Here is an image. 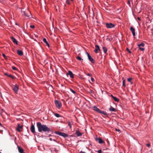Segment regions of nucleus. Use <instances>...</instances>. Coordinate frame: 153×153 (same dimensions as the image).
<instances>
[{
  "instance_id": "obj_38",
  "label": "nucleus",
  "mask_w": 153,
  "mask_h": 153,
  "mask_svg": "<svg viewBox=\"0 0 153 153\" xmlns=\"http://www.w3.org/2000/svg\"><path fill=\"white\" fill-rule=\"evenodd\" d=\"M30 27L31 28H34L35 27V26L34 25H30Z\"/></svg>"
},
{
  "instance_id": "obj_50",
  "label": "nucleus",
  "mask_w": 153,
  "mask_h": 153,
  "mask_svg": "<svg viewBox=\"0 0 153 153\" xmlns=\"http://www.w3.org/2000/svg\"><path fill=\"white\" fill-rule=\"evenodd\" d=\"M152 59H153V57H152Z\"/></svg>"
},
{
  "instance_id": "obj_8",
  "label": "nucleus",
  "mask_w": 153,
  "mask_h": 153,
  "mask_svg": "<svg viewBox=\"0 0 153 153\" xmlns=\"http://www.w3.org/2000/svg\"><path fill=\"white\" fill-rule=\"evenodd\" d=\"M30 130H31V132L32 133H33L34 135L36 134V132H35V127L32 123L31 125V126Z\"/></svg>"
},
{
  "instance_id": "obj_33",
  "label": "nucleus",
  "mask_w": 153,
  "mask_h": 153,
  "mask_svg": "<svg viewBox=\"0 0 153 153\" xmlns=\"http://www.w3.org/2000/svg\"><path fill=\"white\" fill-rule=\"evenodd\" d=\"M66 3L68 4H70V3L69 2V0H66Z\"/></svg>"
},
{
  "instance_id": "obj_48",
  "label": "nucleus",
  "mask_w": 153,
  "mask_h": 153,
  "mask_svg": "<svg viewBox=\"0 0 153 153\" xmlns=\"http://www.w3.org/2000/svg\"><path fill=\"white\" fill-rule=\"evenodd\" d=\"M111 96L112 97V98H113V97H114V96H113V95H112V94H111Z\"/></svg>"
},
{
  "instance_id": "obj_2",
  "label": "nucleus",
  "mask_w": 153,
  "mask_h": 153,
  "mask_svg": "<svg viewBox=\"0 0 153 153\" xmlns=\"http://www.w3.org/2000/svg\"><path fill=\"white\" fill-rule=\"evenodd\" d=\"M21 12L22 13V15L25 16L29 18H30L31 13L28 10H24V9H22L21 10Z\"/></svg>"
},
{
  "instance_id": "obj_34",
  "label": "nucleus",
  "mask_w": 153,
  "mask_h": 153,
  "mask_svg": "<svg viewBox=\"0 0 153 153\" xmlns=\"http://www.w3.org/2000/svg\"><path fill=\"white\" fill-rule=\"evenodd\" d=\"M123 86H124V80L123 79Z\"/></svg>"
},
{
  "instance_id": "obj_20",
  "label": "nucleus",
  "mask_w": 153,
  "mask_h": 153,
  "mask_svg": "<svg viewBox=\"0 0 153 153\" xmlns=\"http://www.w3.org/2000/svg\"><path fill=\"white\" fill-rule=\"evenodd\" d=\"M113 98L114 99V101L115 102H118L119 101V100L115 97H114Z\"/></svg>"
},
{
  "instance_id": "obj_19",
  "label": "nucleus",
  "mask_w": 153,
  "mask_h": 153,
  "mask_svg": "<svg viewBox=\"0 0 153 153\" xmlns=\"http://www.w3.org/2000/svg\"><path fill=\"white\" fill-rule=\"evenodd\" d=\"M76 133L77 134V136H80L82 135V133L78 131H76Z\"/></svg>"
},
{
  "instance_id": "obj_45",
  "label": "nucleus",
  "mask_w": 153,
  "mask_h": 153,
  "mask_svg": "<svg viewBox=\"0 0 153 153\" xmlns=\"http://www.w3.org/2000/svg\"><path fill=\"white\" fill-rule=\"evenodd\" d=\"M5 75L7 76H8V75H9L8 74H7V73H5Z\"/></svg>"
},
{
  "instance_id": "obj_6",
  "label": "nucleus",
  "mask_w": 153,
  "mask_h": 153,
  "mask_svg": "<svg viewBox=\"0 0 153 153\" xmlns=\"http://www.w3.org/2000/svg\"><path fill=\"white\" fill-rule=\"evenodd\" d=\"M87 55L88 59L92 63H95V61L94 59L90 56L89 54L87 52H86Z\"/></svg>"
},
{
  "instance_id": "obj_23",
  "label": "nucleus",
  "mask_w": 153,
  "mask_h": 153,
  "mask_svg": "<svg viewBox=\"0 0 153 153\" xmlns=\"http://www.w3.org/2000/svg\"><path fill=\"white\" fill-rule=\"evenodd\" d=\"M8 76L11 78L12 79H15V77L14 76H12L10 74H9L8 75Z\"/></svg>"
},
{
  "instance_id": "obj_15",
  "label": "nucleus",
  "mask_w": 153,
  "mask_h": 153,
  "mask_svg": "<svg viewBox=\"0 0 153 153\" xmlns=\"http://www.w3.org/2000/svg\"><path fill=\"white\" fill-rule=\"evenodd\" d=\"M93 108L94 110L96 111L97 112L99 113L100 110L97 108L96 106H94Z\"/></svg>"
},
{
  "instance_id": "obj_37",
  "label": "nucleus",
  "mask_w": 153,
  "mask_h": 153,
  "mask_svg": "<svg viewBox=\"0 0 153 153\" xmlns=\"http://www.w3.org/2000/svg\"><path fill=\"white\" fill-rule=\"evenodd\" d=\"M49 140H51V141L53 140V141H56V140H55V139H52L51 138H50Z\"/></svg>"
},
{
  "instance_id": "obj_41",
  "label": "nucleus",
  "mask_w": 153,
  "mask_h": 153,
  "mask_svg": "<svg viewBox=\"0 0 153 153\" xmlns=\"http://www.w3.org/2000/svg\"><path fill=\"white\" fill-rule=\"evenodd\" d=\"M146 146H148V147H149L150 146V144L148 143V144H147Z\"/></svg>"
},
{
  "instance_id": "obj_4",
  "label": "nucleus",
  "mask_w": 153,
  "mask_h": 153,
  "mask_svg": "<svg viewBox=\"0 0 153 153\" xmlns=\"http://www.w3.org/2000/svg\"><path fill=\"white\" fill-rule=\"evenodd\" d=\"M55 104L56 106L58 108H60L62 106L61 102L60 101L57 100L55 101Z\"/></svg>"
},
{
  "instance_id": "obj_32",
  "label": "nucleus",
  "mask_w": 153,
  "mask_h": 153,
  "mask_svg": "<svg viewBox=\"0 0 153 153\" xmlns=\"http://www.w3.org/2000/svg\"><path fill=\"white\" fill-rule=\"evenodd\" d=\"M126 50L129 52V53H131V51L128 48H127Z\"/></svg>"
},
{
  "instance_id": "obj_14",
  "label": "nucleus",
  "mask_w": 153,
  "mask_h": 153,
  "mask_svg": "<svg viewBox=\"0 0 153 153\" xmlns=\"http://www.w3.org/2000/svg\"><path fill=\"white\" fill-rule=\"evenodd\" d=\"M68 74L69 75L71 78H74V75L71 71H69Z\"/></svg>"
},
{
  "instance_id": "obj_35",
  "label": "nucleus",
  "mask_w": 153,
  "mask_h": 153,
  "mask_svg": "<svg viewBox=\"0 0 153 153\" xmlns=\"http://www.w3.org/2000/svg\"><path fill=\"white\" fill-rule=\"evenodd\" d=\"M68 126H70V128H71V123L70 122H69L68 123Z\"/></svg>"
},
{
  "instance_id": "obj_5",
  "label": "nucleus",
  "mask_w": 153,
  "mask_h": 153,
  "mask_svg": "<svg viewBox=\"0 0 153 153\" xmlns=\"http://www.w3.org/2000/svg\"><path fill=\"white\" fill-rule=\"evenodd\" d=\"M19 86L17 84H16L15 86L12 87V89L15 93H17L19 89Z\"/></svg>"
},
{
  "instance_id": "obj_31",
  "label": "nucleus",
  "mask_w": 153,
  "mask_h": 153,
  "mask_svg": "<svg viewBox=\"0 0 153 153\" xmlns=\"http://www.w3.org/2000/svg\"><path fill=\"white\" fill-rule=\"evenodd\" d=\"M2 56L5 59H7V56H6L5 55V54H4L3 53Z\"/></svg>"
},
{
  "instance_id": "obj_9",
  "label": "nucleus",
  "mask_w": 153,
  "mask_h": 153,
  "mask_svg": "<svg viewBox=\"0 0 153 153\" xmlns=\"http://www.w3.org/2000/svg\"><path fill=\"white\" fill-rule=\"evenodd\" d=\"M106 27L108 28H111L114 27L115 25L112 23H106Z\"/></svg>"
},
{
  "instance_id": "obj_25",
  "label": "nucleus",
  "mask_w": 153,
  "mask_h": 153,
  "mask_svg": "<svg viewBox=\"0 0 153 153\" xmlns=\"http://www.w3.org/2000/svg\"><path fill=\"white\" fill-rule=\"evenodd\" d=\"M54 115L56 117H60V115L58 113H55Z\"/></svg>"
},
{
  "instance_id": "obj_10",
  "label": "nucleus",
  "mask_w": 153,
  "mask_h": 153,
  "mask_svg": "<svg viewBox=\"0 0 153 153\" xmlns=\"http://www.w3.org/2000/svg\"><path fill=\"white\" fill-rule=\"evenodd\" d=\"M95 140L96 141L98 140V142L99 143L102 144L104 143V141L102 140L101 138H95Z\"/></svg>"
},
{
  "instance_id": "obj_16",
  "label": "nucleus",
  "mask_w": 153,
  "mask_h": 153,
  "mask_svg": "<svg viewBox=\"0 0 153 153\" xmlns=\"http://www.w3.org/2000/svg\"><path fill=\"white\" fill-rule=\"evenodd\" d=\"M17 53L20 56H22L23 55V52L19 50H17Z\"/></svg>"
},
{
  "instance_id": "obj_28",
  "label": "nucleus",
  "mask_w": 153,
  "mask_h": 153,
  "mask_svg": "<svg viewBox=\"0 0 153 153\" xmlns=\"http://www.w3.org/2000/svg\"><path fill=\"white\" fill-rule=\"evenodd\" d=\"M12 69L13 70H17V68H16V67L14 66H12Z\"/></svg>"
},
{
  "instance_id": "obj_21",
  "label": "nucleus",
  "mask_w": 153,
  "mask_h": 153,
  "mask_svg": "<svg viewBox=\"0 0 153 153\" xmlns=\"http://www.w3.org/2000/svg\"><path fill=\"white\" fill-rule=\"evenodd\" d=\"M103 52L105 53H106L107 52V49L105 47H103Z\"/></svg>"
},
{
  "instance_id": "obj_40",
  "label": "nucleus",
  "mask_w": 153,
  "mask_h": 153,
  "mask_svg": "<svg viewBox=\"0 0 153 153\" xmlns=\"http://www.w3.org/2000/svg\"><path fill=\"white\" fill-rule=\"evenodd\" d=\"M91 80L92 81V82H93L94 80V79L93 78L91 77Z\"/></svg>"
},
{
  "instance_id": "obj_42",
  "label": "nucleus",
  "mask_w": 153,
  "mask_h": 153,
  "mask_svg": "<svg viewBox=\"0 0 153 153\" xmlns=\"http://www.w3.org/2000/svg\"><path fill=\"white\" fill-rule=\"evenodd\" d=\"M128 4L129 5H130V1L129 0L128 1Z\"/></svg>"
},
{
  "instance_id": "obj_17",
  "label": "nucleus",
  "mask_w": 153,
  "mask_h": 153,
  "mask_svg": "<svg viewBox=\"0 0 153 153\" xmlns=\"http://www.w3.org/2000/svg\"><path fill=\"white\" fill-rule=\"evenodd\" d=\"M43 41L44 43H45L46 44V45L48 46V47H50V45L48 43V42H47V41L46 39L45 38H43Z\"/></svg>"
},
{
  "instance_id": "obj_27",
  "label": "nucleus",
  "mask_w": 153,
  "mask_h": 153,
  "mask_svg": "<svg viewBox=\"0 0 153 153\" xmlns=\"http://www.w3.org/2000/svg\"><path fill=\"white\" fill-rule=\"evenodd\" d=\"M132 79L131 78H129L127 79L128 81V82H131V80Z\"/></svg>"
},
{
  "instance_id": "obj_46",
  "label": "nucleus",
  "mask_w": 153,
  "mask_h": 153,
  "mask_svg": "<svg viewBox=\"0 0 153 153\" xmlns=\"http://www.w3.org/2000/svg\"><path fill=\"white\" fill-rule=\"evenodd\" d=\"M87 75L88 76H91V74H88Z\"/></svg>"
},
{
  "instance_id": "obj_26",
  "label": "nucleus",
  "mask_w": 153,
  "mask_h": 153,
  "mask_svg": "<svg viewBox=\"0 0 153 153\" xmlns=\"http://www.w3.org/2000/svg\"><path fill=\"white\" fill-rule=\"evenodd\" d=\"M144 44L143 43H141V44L138 45V47H140L141 46H144Z\"/></svg>"
},
{
  "instance_id": "obj_13",
  "label": "nucleus",
  "mask_w": 153,
  "mask_h": 153,
  "mask_svg": "<svg viewBox=\"0 0 153 153\" xmlns=\"http://www.w3.org/2000/svg\"><path fill=\"white\" fill-rule=\"evenodd\" d=\"M11 39L14 43H16V45L18 44L17 41L14 37H11Z\"/></svg>"
},
{
  "instance_id": "obj_51",
  "label": "nucleus",
  "mask_w": 153,
  "mask_h": 153,
  "mask_svg": "<svg viewBox=\"0 0 153 153\" xmlns=\"http://www.w3.org/2000/svg\"><path fill=\"white\" fill-rule=\"evenodd\" d=\"M71 0L72 1H73V0Z\"/></svg>"
},
{
  "instance_id": "obj_22",
  "label": "nucleus",
  "mask_w": 153,
  "mask_h": 153,
  "mask_svg": "<svg viewBox=\"0 0 153 153\" xmlns=\"http://www.w3.org/2000/svg\"><path fill=\"white\" fill-rule=\"evenodd\" d=\"M99 113L103 114L105 115H106L107 114L106 113H105L104 111H101L100 110V111H99Z\"/></svg>"
},
{
  "instance_id": "obj_1",
  "label": "nucleus",
  "mask_w": 153,
  "mask_h": 153,
  "mask_svg": "<svg viewBox=\"0 0 153 153\" xmlns=\"http://www.w3.org/2000/svg\"><path fill=\"white\" fill-rule=\"evenodd\" d=\"M37 126L39 132H42V131L49 132L51 131L50 129L46 125H42L39 122L37 123Z\"/></svg>"
},
{
  "instance_id": "obj_7",
  "label": "nucleus",
  "mask_w": 153,
  "mask_h": 153,
  "mask_svg": "<svg viewBox=\"0 0 153 153\" xmlns=\"http://www.w3.org/2000/svg\"><path fill=\"white\" fill-rule=\"evenodd\" d=\"M23 126L22 125H20L19 124H18L17 128H16V130L19 132H20L22 131Z\"/></svg>"
},
{
  "instance_id": "obj_12",
  "label": "nucleus",
  "mask_w": 153,
  "mask_h": 153,
  "mask_svg": "<svg viewBox=\"0 0 153 153\" xmlns=\"http://www.w3.org/2000/svg\"><path fill=\"white\" fill-rule=\"evenodd\" d=\"M96 48L95 49V52L96 53H97L98 52V50L100 51V48L99 46L98 45H96L95 46Z\"/></svg>"
},
{
  "instance_id": "obj_47",
  "label": "nucleus",
  "mask_w": 153,
  "mask_h": 153,
  "mask_svg": "<svg viewBox=\"0 0 153 153\" xmlns=\"http://www.w3.org/2000/svg\"><path fill=\"white\" fill-rule=\"evenodd\" d=\"M116 131H120V130L119 129H116Z\"/></svg>"
},
{
  "instance_id": "obj_3",
  "label": "nucleus",
  "mask_w": 153,
  "mask_h": 153,
  "mask_svg": "<svg viewBox=\"0 0 153 153\" xmlns=\"http://www.w3.org/2000/svg\"><path fill=\"white\" fill-rule=\"evenodd\" d=\"M55 133L56 134L59 135L60 136H63L65 138L67 137L68 136V135L67 134L64 133L59 131H55Z\"/></svg>"
},
{
  "instance_id": "obj_49",
  "label": "nucleus",
  "mask_w": 153,
  "mask_h": 153,
  "mask_svg": "<svg viewBox=\"0 0 153 153\" xmlns=\"http://www.w3.org/2000/svg\"><path fill=\"white\" fill-rule=\"evenodd\" d=\"M0 126H2V124L1 123H0Z\"/></svg>"
},
{
  "instance_id": "obj_29",
  "label": "nucleus",
  "mask_w": 153,
  "mask_h": 153,
  "mask_svg": "<svg viewBox=\"0 0 153 153\" xmlns=\"http://www.w3.org/2000/svg\"><path fill=\"white\" fill-rule=\"evenodd\" d=\"M70 90L71 91V92H72L73 94H75L76 93V92L74 90H73L72 89H71Z\"/></svg>"
},
{
  "instance_id": "obj_43",
  "label": "nucleus",
  "mask_w": 153,
  "mask_h": 153,
  "mask_svg": "<svg viewBox=\"0 0 153 153\" xmlns=\"http://www.w3.org/2000/svg\"><path fill=\"white\" fill-rule=\"evenodd\" d=\"M137 19L138 20L140 21V18L139 17H138Z\"/></svg>"
},
{
  "instance_id": "obj_30",
  "label": "nucleus",
  "mask_w": 153,
  "mask_h": 153,
  "mask_svg": "<svg viewBox=\"0 0 153 153\" xmlns=\"http://www.w3.org/2000/svg\"><path fill=\"white\" fill-rule=\"evenodd\" d=\"M89 92L93 94L94 93V91L90 89Z\"/></svg>"
},
{
  "instance_id": "obj_36",
  "label": "nucleus",
  "mask_w": 153,
  "mask_h": 153,
  "mask_svg": "<svg viewBox=\"0 0 153 153\" xmlns=\"http://www.w3.org/2000/svg\"><path fill=\"white\" fill-rule=\"evenodd\" d=\"M141 51H143L144 50V48H141L140 47H139Z\"/></svg>"
},
{
  "instance_id": "obj_24",
  "label": "nucleus",
  "mask_w": 153,
  "mask_h": 153,
  "mask_svg": "<svg viewBox=\"0 0 153 153\" xmlns=\"http://www.w3.org/2000/svg\"><path fill=\"white\" fill-rule=\"evenodd\" d=\"M76 58L79 60L81 61V60H83V59H82L81 57L79 56H77Z\"/></svg>"
},
{
  "instance_id": "obj_44",
  "label": "nucleus",
  "mask_w": 153,
  "mask_h": 153,
  "mask_svg": "<svg viewBox=\"0 0 153 153\" xmlns=\"http://www.w3.org/2000/svg\"><path fill=\"white\" fill-rule=\"evenodd\" d=\"M80 153H85V152H82V151H81L80 152Z\"/></svg>"
},
{
  "instance_id": "obj_18",
  "label": "nucleus",
  "mask_w": 153,
  "mask_h": 153,
  "mask_svg": "<svg viewBox=\"0 0 153 153\" xmlns=\"http://www.w3.org/2000/svg\"><path fill=\"white\" fill-rule=\"evenodd\" d=\"M109 110L111 111H115L116 109L115 108H113L112 106H111V107L109 108Z\"/></svg>"
},
{
  "instance_id": "obj_11",
  "label": "nucleus",
  "mask_w": 153,
  "mask_h": 153,
  "mask_svg": "<svg viewBox=\"0 0 153 153\" xmlns=\"http://www.w3.org/2000/svg\"><path fill=\"white\" fill-rule=\"evenodd\" d=\"M130 30L131 31L132 33V34L134 36H135V29L132 27H130Z\"/></svg>"
},
{
  "instance_id": "obj_39",
  "label": "nucleus",
  "mask_w": 153,
  "mask_h": 153,
  "mask_svg": "<svg viewBox=\"0 0 153 153\" xmlns=\"http://www.w3.org/2000/svg\"><path fill=\"white\" fill-rule=\"evenodd\" d=\"M98 153H102V151L101 150H99L98 151Z\"/></svg>"
}]
</instances>
